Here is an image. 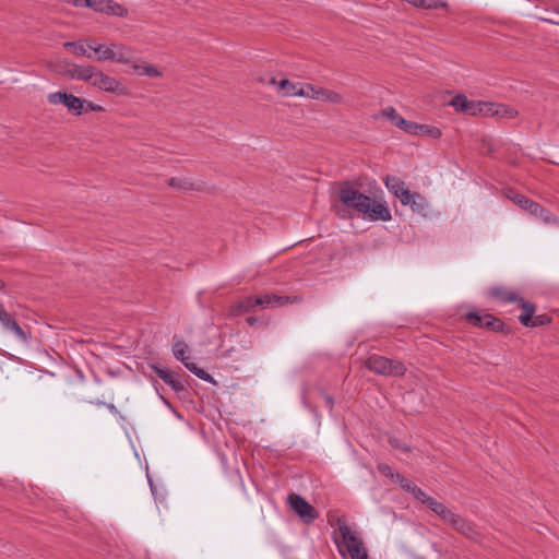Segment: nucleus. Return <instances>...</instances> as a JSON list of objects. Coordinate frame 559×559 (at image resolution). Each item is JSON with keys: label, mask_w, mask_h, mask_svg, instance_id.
<instances>
[{"label": "nucleus", "mask_w": 559, "mask_h": 559, "mask_svg": "<svg viewBox=\"0 0 559 559\" xmlns=\"http://www.w3.org/2000/svg\"><path fill=\"white\" fill-rule=\"evenodd\" d=\"M189 352V347L187 343L182 340H178L175 342L173 346V354L175 358L181 362H185L186 360H189V356H187V353Z\"/></svg>", "instance_id": "nucleus-28"}, {"label": "nucleus", "mask_w": 559, "mask_h": 559, "mask_svg": "<svg viewBox=\"0 0 559 559\" xmlns=\"http://www.w3.org/2000/svg\"><path fill=\"white\" fill-rule=\"evenodd\" d=\"M460 514H456L454 513L452 510L448 509L445 511V513L443 514V516L441 518V520L445 523V524H449L451 527L452 525L454 524L455 520L457 519Z\"/></svg>", "instance_id": "nucleus-43"}, {"label": "nucleus", "mask_w": 559, "mask_h": 559, "mask_svg": "<svg viewBox=\"0 0 559 559\" xmlns=\"http://www.w3.org/2000/svg\"><path fill=\"white\" fill-rule=\"evenodd\" d=\"M452 528L455 530L459 534L462 536L469 538L475 542L480 540V534L476 530L473 523L468 522L461 515L457 516L454 524L452 525Z\"/></svg>", "instance_id": "nucleus-18"}, {"label": "nucleus", "mask_w": 559, "mask_h": 559, "mask_svg": "<svg viewBox=\"0 0 559 559\" xmlns=\"http://www.w3.org/2000/svg\"><path fill=\"white\" fill-rule=\"evenodd\" d=\"M419 8L427 10L447 9L448 3L444 0H420Z\"/></svg>", "instance_id": "nucleus-30"}, {"label": "nucleus", "mask_w": 559, "mask_h": 559, "mask_svg": "<svg viewBox=\"0 0 559 559\" xmlns=\"http://www.w3.org/2000/svg\"><path fill=\"white\" fill-rule=\"evenodd\" d=\"M490 330L492 331H496V332H502L506 324L503 323V321H501L500 319L493 317L492 314H490Z\"/></svg>", "instance_id": "nucleus-42"}, {"label": "nucleus", "mask_w": 559, "mask_h": 559, "mask_svg": "<svg viewBox=\"0 0 559 559\" xmlns=\"http://www.w3.org/2000/svg\"><path fill=\"white\" fill-rule=\"evenodd\" d=\"M418 127H420L418 128V133L429 134L433 138H439L441 135L440 129L436 127L429 124H418Z\"/></svg>", "instance_id": "nucleus-38"}, {"label": "nucleus", "mask_w": 559, "mask_h": 559, "mask_svg": "<svg viewBox=\"0 0 559 559\" xmlns=\"http://www.w3.org/2000/svg\"><path fill=\"white\" fill-rule=\"evenodd\" d=\"M395 483H399L400 486L411 492L412 491V488L415 486L412 481H409L408 479H406L404 476H402L401 474H397L396 473V479H395Z\"/></svg>", "instance_id": "nucleus-41"}, {"label": "nucleus", "mask_w": 559, "mask_h": 559, "mask_svg": "<svg viewBox=\"0 0 559 559\" xmlns=\"http://www.w3.org/2000/svg\"><path fill=\"white\" fill-rule=\"evenodd\" d=\"M481 114L487 117H495L498 115L497 103L483 102L480 103Z\"/></svg>", "instance_id": "nucleus-35"}, {"label": "nucleus", "mask_w": 559, "mask_h": 559, "mask_svg": "<svg viewBox=\"0 0 559 559\" xmlns=\"http://www.w3.org/2000/svg\"><path fill=\"white\" fill-rule=\"evenodd\" d=\"M87 47L94 52L97 62H116L130 66L134 59V49L124 43H111L109 45L94 39L87 40Z\"/></svg>", "instance_id": "nucleus-3"}, {"label": "nucleus", "mask_w": 559, "mask_h": 559, "mask_svg": "<svg viewBox=\"0 0 559 559\" xmlns=\"http://www.w3.org/2000/svg\"><path fill=\"white\" fill-rule=\"evenodd\" d=\"M70 3H72L75 7H86L88 8V3L91 0H69Z\"/></svg>", "instance_id": "nucleus-50"}, {"label": "nucleus", "mask_w": 559, "mask_h": 559, "mask_svg": "<svg viewBox=\"0 0 559 559\" xmlns=\"http://www.w3.org/2000/svg\"><path fill=\"white\" fill-rule=\"evenodd\" d=\"M155 373L166 383L168 384L175 392L179 393L185 391L186 386L183 382L180 380V376L168 368L163 367H154Z\"/></svg>", "instance_id": "nucleus-16"}, {"label": "nucleus", "mask_w": 559, "mask_h": 559, "mask_svg": "<svg viewBox=\"0 0 559 559\" xmlns=\"http://www.w3.org/2000/svg\"><path fill=\"white\" fill-rule=\"evenodd\" d=\"M290 509L305 522L311 523L318 518L316 509L297 493H290L287 497Z\"/></svg>", "instance_id": "nucleus-9"}, {"label": "nucleus", "mask_w": 559, "mask_h": 559, "mask_svg": "<svg viewBox=\"0 0 559 559\" xmlns=\"http://www.w3.org/2000/svg\"><path fill=\"white\" fill-rule=\"evenodd\" d=\"M255 307L260 306L262 308H267L269 306H284L292 302L288 296H278L275 294H265L261 296L253 297Z\"/></svg>", "instance_id": "nucleus-20"}, {"label": "nucleus", "mask_w": 559, "mask_h": 559, "mask_svg": "<svg viewBox=\"0 0 559 559\" xmlns=\"http://www.w3.org/2000/svg\"><path fill=\"white\" fill-rule=\"evenodd\" d=\"M382 116L391 123L408 134H418V123L405 120L394 107L388 106L382 110Z\"/></svg>", "instance_id": "nucleus-11"}, {"label": "nucleus", "mask_w": 559, "mask_h": 559, "mask_svg": "<svg viewBox=\"0 0 559 559\" xmlns=\"http://www.w3.org/2000/svg\"><path fill=\"white\" fill-rule=\"evenodd\" d=\"M258 80H259V82L264 83V84H269V85H277L278 84L276 79L273 78V76L270 78V79L259 78Z\"/></svg>", "instance_id": "nucleus-51"}, {"label": "nucleus", "mask_w": 559, "mask_h": 559, "mask_svg": "<svg viewBox=\"0 0 559 559\" xmlns=\"http://www.w3.org/2000/svg\"><path fill=\"white\" fill-rule=\"evenodd\" d=\"M550 322H551V318L547 314H537V316L534 314L528 328H537V326L549 324Z\"/></svg>", "instance_id": "nucleus-37"}, {"label": "nucleus", "mask_w": 559, "mask_h": 559, "mask_svg": "<svg viewBox=\"0 0 559 559\" xmlns=\"http://www.w3.org/2000/svg\"><path fill=\"white\" fill-rule=\"evenodd\" d=\"M335 525V544L343 557L350 559H368L367 549L359 534L347 525L344 518H337Z\"/></svg>", "instance_id": "nucleus-2"}, {"label": "nucleus", "mask_w": 559, "mask_h": 559, "mask_svg": "<svg viewBox=\"0 0 559 559\" xmlns=\"http://www.w3.org/2000/svg\"><path fill=\"white\" fill-rule=\"evenodd\" d=\"M498 115L497 117H506L509 119H513L518 116V111L507 105L497 104Z\"/></svg>", "instance_id": "nucleus-31"}, {"label": "nucleus", "mask_w": 559, "mask_h": 559, "mask_svg": "<svg viewBox=\"0 0 559 559\" xmlns=\"http://www.w3.org/2000/svg\"><path fill=\"white\" fill-rule=\"evenodd\" d=\"M63 47L66 49L71 50L78 57H86L90 59H94V56L92 55L93 51H91V50L88 51L87 44L84 45V43L81 40L66 41L63 44Z\"/></svg>", "instance_id": "nucleus-25"}, {"label": "nucleus", "mask_w": 559, "mask_h": 559, "mask_svg": "<svg viewBox=\"0 0 559 559\" xmlns=\"http://www.w3.org/2000/svg\"><path fill=\"white\" fill-rule=\"evenodd\" d=\"M338 198L345 206L353 209L368 221L388 222L392 219L391 211L384 201L371 199L353 188L348 182L341 185Z\"/></svg>", "instance_id": "nucleus-1"}, {"label": "nucleus", "mask_w": 559, "mask_h": 559, "mask_svg": "<svg viewBox=\"0 0 559 559\" xmlns=\"http://www.w3.org/2000/svg\"><path fill=\"white\" fill-rule=\"evenodd\" d=\"M258 319L254 318V317H248L246 319V322L249 324V325H254L257 323Z\"/></svg>", "instance_id": "nucleus-52"}, {"label": "nucleus", "mask_w": 559, "mask_h": 559, "mask_svg": "<svg viewBox=\"0 0 559 559\" xmlns=\"http://www.w3.org/2000/svg\"><path fill=\"white\" fill-rule=\"evenodd\" d=\"M487 297L497 300L501 304L516 302L520 298L515 290H512L503 285L492 286L486 289Z\"/></svg>", "instance_id": "nucleus-13"}, {"label": "nucleus", "mask_w": 559, "mask_h": 559, "mask_svg": "<svg viewBox=\"0 0 559 559\" xmlns=\"http://www.w3.org/2000/svg\"><path fill=\"white\" fill-rule=\"evenodd\" d=\"M402 205L411 207V210L415 213H418L423 216H427L429 212V204L425 197H423L418 192H413L409 190V195L406 199H402Z\"/></svg>", "instance_id": "nucleus-15"}, {"label": "nucleus", "mask_w": 559, "mask_h": 559, "mask_svg": "<svg viewBox=\"0 0 559 559\" xmlns=\"http://www.w3.org/2000/svg\"><path fill=\"white\" fill-rule=\"evenodd\" d=\"M506 197L513 203L519 205L521 209L530 213L532 216L540 218L545 223L551 222L552 215L550 214V212H548L537 202L526 198L525 195L516 192L515 190H507Z\"/></svg>", "instance_id": "nucleus-6"}, {"label": "nucleus", "mask_w": 559, "mask_h": 559, "mask_svg": "<svg viewBox=\"0 0 559 559\" xmlns=\"http://www.w3.org/2000/svg\"><path fill=\"white\" fill-rule=\"evenodd\" d=\"M0 322L3 328L8 331H11L16 336V338L22 342H27V334L25 331L20 326L14 317L8 312L2 305H0Z\"/></svg>", "instance_id": "nucleus-14"}, {"label": "nucleus", "mask_w": 559, "mask_h": 559, "mask_svg": "<svg viewBox=\"0 0 559 559\" xmlns=\"http://www.w3.org/2000/svg\"><path fill=\"white\" fill-rule=\"evenodd\" d=\"M365 367L380 376L384 377H401L406 372L405 365L400 360H393L380 355H370L366 361Z\"/></svg>", "instance_id": "nucleus-5"}, {"label": "nucleus", "mask_w": 559, "mask_h": 559, "mask_svg": "<svg viewBox=\"0 0 559 559\" xmlns=\"http://www.w3.org/2000/svg\"><path fill=\"white\" fill-rule=\"evenodd\" d=\"M411 493L420 502L426 504L429 508V501H435L433 498L427 496L419 487L416 485L412 488Z\"/></svg>", "instance_id": "nucleus-32"}, {"label": "nucleus", "mask_w": 559, "mask_h": 559, "mask_svg": "<svg viewBox=\"0 0 559 559\" xmlns=\"http://www.w3.org/2000/svg\"><path fill=\"white\" fill-rule=\"evenodd\" d=\"M466 319L474 325V326H477V328H486V329H489L490 328V314L489 313H485V314H480L479 312H476V311H469L466 313Z\"/></svg>", "instance_id": "nucleus-26"}, {"label": "nucleus", "mask_w": 559, "mask_h": 559, "mask_svg": "<svg viewBox=\"0 0 559 559\" xmlns=\"http://www.w3.org/2000/svg\"><path fill=\"white\" fill-rule=\"evenodd\" d=\"M94 70L95 67L91 64H71L67 74L72 80H79L90 84Z\"/></svg>", "instance_id": "nucleus-19"}, {"label": "nucleus", "mask_w": 559, "mask_h": 559, "mask_svg": "<svg viewBox=\"0 0 559 559\" xmlns=\"http://www.w3.org/2000/svg\"><path fill=\"white\" fill-rule=\"evenodd\" d=\"M411 493L420 502L426 504L429 508V501H435L433 498L427 496L419 487L416 485L412 488Z\"/></svg>", "instance_id": "nucleus-33"}, {"label": "nucleus", "mask_w": 559, "mask_h": 559, "mask_svg": "<svg viewBox=\"0 0 559 559\" xmlns=\"http://www.w3.org/2000/svg\"><path fill=\"white\" fill-rule=\"evenodd\" d=\"M322 399L324 401V405L328 407V408H332L333 407V404H334V400L332 396H330L329 394L322 392Z\"/></svg>", "instance_id": "nucleus-49"}, {"label": "nucleus", "mask_w": 559, "mask_h": 559, "mask_svg": "<svg viewBox=\"0 0 559 559\" xmlns=\"http://www.w3.org/2000/svg\"><path fill=\"white\" fill-rule=\"evenodd\" d=\"M480 103L481 102H473V100H469V104H468V107L469 109L466 110V114H469L472 116H475L477 114H481V106H480Z\"/></svg>", "instance_id": "nucleus-45"}, {"label": "nucleus", "mask_w": 559, "mask_h": 559, "mask_svg": "<svg viewBox=\"0 0 559 559\" xmlns=\"http://www.w3.org/2000/svg\"><path fill=\"white\" fill-rule=\"evenodd\" d=\"M516 304H518L519 308H521V310H522L521 314L519 316V320H520L521 324L524 325L525 328L530 326L531 321L536 311L535 305L530 301H525L521 297L519 298Z\"/></svg>", "instance_id": "nucleus-22"}, {"label": "nucleus", "mask_w": 559, "mask_h": 559, "mask_svg": "<svg viewBox=\"0 0 559 559\" xmlns=\"http://www.w3.org/2000/svg\"><path fill=\"white\" fill-rule=\"evenodd\" d=\"M460 514H456L454 513L452 510L448 509L445 511V513L443 514V516L441 518V520L445 523V524H449L451 527L452 525L454 524L455 520L457 519Z\"/></svg>", "instance_id": "nucleus-44"}, {"label": "nucleus", "mask_w": 559, "mask_h": 559, "mask_svg": "<svg viewBox=\"0 0 559 559\" xmlns=\"http://www.w3.org/2000/svg\"><path fill=\"white\" fill-rule=\"evenodd\" d=\"M378 471L380 472V474H382L383 476L385 477H390L391 479H393L395 481L396 479V474L393 473L392 468L388 465V464H384V463H381L378 465Z\"/></svg>", "instance_id": "nucleus-40"}, {"label": "nucleus", "mask_w": 559, "mask_h": 559, "mask_svg": "<svg viewBox=\"0 0 559 559\" xmlns=\"http://www.w3.org/2000/svg\"><path fill=\"white\" fill-rule=\"evenodd\" d=\"M469 100L465 95L459 94L452 98L450 105L455 108V110L461 112H466L469 109L468 107Z\"/></svg>", "instance_id": "nucleus-29"}, {"label": "nucleus", "mask_w": 559, "mask_h": 559, "mask_svg": "<svg viewBox=\"0 0 559 559\" xmlns=\"http://www.w3.org/2000/svg\"><path fill=\"white\" fill-rule=\"evenodd\" d=\"M411 493L420 502L426 504L429 508V501H435L433 498L427 496L419 487L416 485L412 488Z\"/></svg>", "instance_id": "nucleus-34"}, {"label": "nucleus", "mask_w": 559, "mask_h": 559, "mask_svg": "<svg viewBox=\"0 0 559 559\" xmlns=\"http://www.w3.org/2000/svg\"><path fill=\"white\" fill-rule=\"evenodd\" d=\"M97 405L98 406H106L109 412H110V415L114 416V417H120L121 414L119 413V411L117 409V407L114 405V404H104L102 402H97Z\"/></svg>", "instance_id": "nucleus-47"}, {"label": "nucleus", "mask_w": 559, "mask_h": 559, "mask_svg": "<svg viewBox=\"0 0 559 559\" xmlns=\"http://www.w3.org/2000/svg\"><path fill=\"white\" fill-rule=\"evenodd\" d=\"M5 286L4 282L2 280H0V290L3 289Z\"/></svg>", "instance_id": "nucleus-53"}, {"label": "nucleus", "mask_w": 559, "mask_h": 559, "mask_svg": "<svg viewBox=\"0 0 559 559\" xmlns=\"http://www.w3.org/2000/svg\"><path fill=\"white\" fill-rule=\"evenodd\" d=\"M254 308V299L252 296H249L231 305L230 316H240L252 311Z\"/></svg>", "instance_id": "nucleus-24"}, {"label": "nucleus", "mask_w": 559, "mask_h": 559, "mask_svg": "<svg viewBox=\"0 0 559 559\" xmlns=\"http://www.w3.org/2000/svg\"><path fill=\"white\" fill-rule=\"evenodd\" d=\"M429 509L441 519L449 508L435 499V501H429Z\"/></svg>", "instance_id": "nucleus-36"}, {"label": "nucleus", "mask_w": 559, "mask_h": 559, "mask_svg": "<svg viewBox=\"0 0 559 559\" xmlns=\"http://www.w3.org/2000/svg\"><path fill=\"white\" fill-rule=\"evenodd\" d=\"M87 47L94 52L97 62H116L130 66L134 59V49L124 43H111L109 45L94 39L87 40Z\"/></svg>", "instance_id": "nucleus-4"}, {"label": "nucleus", "mask_w": 559, "mask_h": 559, "mask_svg": "<svg viewBox=\"0 0 559 559\" xmlns=\"http://www.w3.org/2000/svg\"><path fill=\"white\" fill-rule=\"evenodd\" d=\"M278 90L283 92L284 96H300L306 97V84L293 83L287 79L278 82Z\"/></svg>", "instance_id": "nucleus-21"}, {"label": "nucleus", "mask_w": 559, "mask_h": 559, "mask_svg": "<svg viewBox=\"0 0 559 559\" xmlns=\"http://www.w3.org/2000/svg\"><path fill=\"white\" fill-rule=\"evenodd\" d=\"M383 181L389 192L397 198L400 202L402 199H406L409 195V189L400 177L388 175Z\"/></svg>", "instance_id": "nucleus-17"}, {"label": "nucleus", "mask_w": 559, "mask_h": 559, "mask_svg": "<svg viewBox=\"0 0 559 559\" xmlns=\"http://www.w3.org/2000/svg\"><path fill=\"white\" fill-rule=\"evenodd\" d=\"M389 442L392 445V448H394V449H401L403 451H408V448H406L399 439L391 438L389 440Z\"/></svg>", "instance_id": "nucleus-48"}, {"label": "nucleus", "mask_w": 559, "mask_h": 559, "mask_svg": "<svg viewBox=\"0 0 559 559\" xmlns=\"http://www.w3.org/2000/svg\"><path fill=\"white\" fill-rule=\"evenodd\" d=\"M306 97L325 103L341 104L343 103V96L332 90L324 87H317L312 84H306Z\"/></svg>", "instance_id": "nucleus-12"}, {"label": "nucleus", "mask_w": 559, "mask_h": 559, "mask_svg": "<svg viewBox=\"0 0 559 559\" xmlns=\"http://www.w3.org/2000/svg\"><path fill=\"white\" fill-rule=\"evenodd\" d=\"M182 364L190 372L195 374L199 379L207 381V382L213 381L212 376L207 371H205L203 368H200L195 362L191 361L190 359L186 360Z\"/></svg>", "instance_id": "nucleus-27"}, {"label": "nucleus", "mask_w": 559, "mask_h": 559, "mask_svg": "<svg viewBox=\"0 0 559 559\" xmlns=\"http://www.w3.org/2000/svg\"><path fill=\"white\" fill-rule=\"evenodd\" d=\"M131 68H132L134 73H136L138 75H141V76L142 75H145V76H148V78H160V76H163V71L162 70H159L155 66L146 63V62H143L141 64L133 63Z\"/></svg>", "instance_id": "nucleus-23"}, {"label": "nucleus", "mask_w": 559, "mask_h": 559, "mask_svg": "<svg viewBox=\"0 0 559 559\" xmlns=\"http://www.w3.org/2000/svg\"><path fill=\"white\" fill-rule=\"evenodd\" d=\"M90 84L100 91L117 95H127V87L116 78H112L95 67Z\"/></svg>", "instance_id": "nucleus-7"}, {"label": "nucleus", "mask_w": 559, "mask_h": 559, "mask_svg": "<svg viewBox=\"0 0 559 559\" xmlns=\"http://www.w3.org/2000/svg\"><path fill=\"white\" fill-rule=\"evenodd\" d=\"M103 110H104L103 106L86 100L85 106H84V111H103Z\"/></svg>", "instance_id": "nucleus-46"}, {"label": "nucleus", "mask_w": 559, "mask_h": 559, "mask_svg": "<svg viewBox=\"0 0 559 559\" xmlns=\"http://www.w3.org/2000/svg\"><path fill=\"white\" fill-rule=\"evenodd\" d=\"M47 99L51 105H64V107L74 116H80L84 112V106L86 103V99L60 91L48 94Z\"/></svg>", "instance_id": "nucleus-8"}, {"label": "nucleus", "mask_w": 559, "mask_h": 559, "mask_svg": "<svg viewBox=\"0 0 559 559\" xmlns=\"http://www.w3.org/2000/svg\"><path fill=\"white\" fill-rule=\"evenodd\" d=\"M88 8L109 16L127 17L129 15L128 9L115 0H91Z\"/></svg>", "instance_id": "nucleus-10"}, {"label": "nucleus", "mask_w": 559, "mask_h": 559, "mask_svg": "<svg viewBox=\"0 0 559 559\" xmlns=\"http://www.w3.org/2000/svg\"><path fill=\"white\" fill-rule=\"evenodd\" d=\"M168 185L171 188L180 189V190H188L190 188V183L180 179V178H170L168 180Z\"/></svg>", "instance_id": "nucleus-39"}]
</instances>
